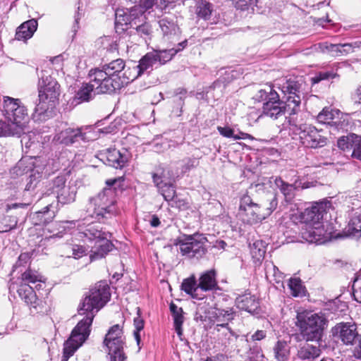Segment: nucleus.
Returning <instances> with one entry per match:
<instances>
[{
    "label": "nucleus",
    "mask_w": 361,
    "mask_h": 361,
    "mask_svg": "<svg viewBox=\"0 0 361 361\" xmlns=\"http://www.w3.org/2000/svg\"><path fill=\"white\" fill-rule=\"evenodd\" d=\"M355 133H350L346 136H342L338 139L337 146L342 150L350 149L351 141L353 139Z\"/></svg>",
    "instance_id": "55"
},
{
    "label": "nucleus",
    "mask_w": 361,
    "mask_h": 361,
    "mask_svg": "<svg viewBox=\"0 0 361 361\" xmlns=\"http://www.w3.org/2000/svg\"><path fill=\"white\" fill-rule=\"evenodd\" d=\"M269 205L257 204L247 195H243L240 201L239 216L244 224L252 225L265 219L266 215H270L278 205L276 193H271L267 200Z\"/></svg>",
    "instance_id": "5"
},
{
    "label": "nucleus",
    "mask_w": 361,
    "mask_h": 361,
    "mask_svg": "<svg viewBox=\"0 0 361 361\" xmlns=\"http://www.w3.org/2000/svg\"><path fill=\"white\" fill-rule=\"evenodd\" d=\"M78 237L83 240L94 241V245L90 250L92 262L105 257L114 248L110 240L111 233L103 231L97 224H89L82 231L78 232Z\"/></svg>",
    "instance_id": "6"
},
{
    "label": "nucleus",
    "mask_w": 361,
    "mask_h": 361,
    "mask_svg": "<svg viewBox=\"0 0 361 361\" xmlns=\"http://www.w3.org/2000/svg\"><path fill=\"white\" fill-rule=\"evenodd\" d=\"M289 130L295 135H298L301 143L308 148H320L327 143V138L322 134V130H318L314 126L301 123L298 124L292 118H289Z\"/></svg>",
    "instance_id": "10"
},
{
    "label": "nucleus",
    "mask_w": 361,
    "mask_h": 361,
    "mask_svg": "<svg viewBox=\"0 0 361 361\" xmlns=\"http://www.w3.org/2000/svg\"><path fill=\"white\" fill-rule=\"evenodd\" d=\"M319 50L323 53L331 54L333 56L346 55L352 51V45L345 44H331L327 42L318 44Z\"/></svg>",
    "instance_id": "24"
},
{
    "label": "nucleus",
    "mask_w": 361,
    "mask_h": 361,
    "mask_svg": "<svg viewBox=\"0 0 361 361\" xmlns=\"http://www.w3.org/2000/svg\"><path fill=\"white\" fill-rule=\"evenodd\" d=\"M116 199L111 188H104L97 196L89 200L87 212L99 222L112 218L116 213Z\"/></svg>",
    "instance_id": "7"
},
{
    "label": "nucleus",
    "mask_w": 361,
    "mask_h": 361,
    "mask_svg": "<svg viewBox=\"0 0 361 361\" xmlns=\"http://www.w3.org/2000/svg\"><path fill=\"white\" fill-rule=\"evenodd\" d=\"M72 255L75 259H80L87 255V248L81 245H73L71 247Z\"/></svg>",
    "instance_id": "57"
},
{
    "label": "nucleus",
    "mask_w": 361,
    "mask_h": 361,
    "mask_svg": "<svg viewBox=\"0 0 361 361\" xmlns=\"http://www.w3.org/2000/svg\"><path fill=\"white\" fill-rule=\"evenodd\" d=\"M333 337L346 345H355L361 339V335L357 331L355 324L341 322L337 324L331 331Z\"/></svg>",
    "instance_id": "14"
},
{
    "label": "nucleus",
    "mask_w": 361,
    "mask_h": 361,
    "mask_svg": "<svg viewBox=\"0 0 361 361\" xmlns=\"http://www.w3.org/2000/svg\"><path fill=\"white\" fill-rule=\"evenodd\" d=\"M353 297L359 303H361V276H356L353 282Z\"/></svg>",
    "instance_id": "54"
},
{
    "label": "nucleus",
    "mask_w": 361,
    "mask_h": 361,
    "mask_svg": "<svg viewBox=\"0 0 361 361\" xmlns=\"http://www.w3.org/2000/svg\"><path fill=\"white\" fill-rule=\"evenodd\" d=\"M250 252L252 258L257 261H260L264 258L266 250L262 241H256L253 243Z\"/></svg>",
    "instance_id": "51"
},
{
    "label": "nucleus",
    "mask_w": 361,
    "mask_h": 361,
    "mask_svg": "<svg viewBox=\"0 0 361 361\" xmlns=\"http://www.w3.org/2000/svg\"><path fill=\"white\" fill-rule=\"evenodd\" d=\"M138 13L140 16L142 15L140 9L133 8L130 10L128 15H118L116 13L115 21L116 32L119 34L121 33L123 31L128 29V25H130L131 27H134V25H136L135 20L138 16Z\"/></svg>",
    "instance_id": "20"
},
{
    "label": "nucleus",
    "mask_w": 361,
    "mask_h": 361,
    "mask_svg": "<svg viewBox=\"0 0 361 361\" xmlns=\"http://www.w3.org/2000/svg\"><path fill=\"white\" fill-rule=\"evenodd\" d=\"M159 192L167 202L175 200L176 192V187L172 183H165L159 189Z\"/></svg>",
    "instance_id": "48"
},
{
    "label": "nucleus",
    "mask_w": 361,
    "mask_h": 361,
    "mask_svg": "<svg viewBox=\"0 0 361 361\" xmlns=\"http://www.w3.org/2000/svg\"><path fill=\"white\" fill-rule=\"evenodd\" d=\"M41 178L42 173L38 169H36L35 171H31L29 175L23 178V180L25 179L26 182L25 190L28 192L33 191L39 183Z\"/></svg>",
    "instance_id": "41"
},
{
    "label": "nucleus",
    "mask_w": 361,
    "mask_h": 361,
    "mask_svg": "<svg viewBox=\"0 0 361 361\" xmlns=\"http://www.w3.org/2000/svg\"><path fill=\"white\" fill-rule=\"evenodd\" d=\"M257 1V0H235V6L241 11L248 10L250 8L253 9Z\"/></svg>",
    "instance_id": "56"
},
{
    "label": "nucleus",
    "mask_w": 361,
    "mask_h": 361,
    "mask_svg": "<svg viewBox=\"0 0 361 361\" xmlns=\"http://www.w3.org/2000/svg\"><path fill=\"white\" fill-rule=\"evenodd\" d=\"M337 76V73L333 69L322 71L316 73L314 77L312 78V82L313 83H318L322 80L333 79Z\"/></svg>",
    "instance_id": "52"
},
{
    "label": "nucleus",
    "mask_w": 361,
    "mask_h": 361,
    "mask_svg": "<svg viewBox=\"0 0 361 361\" xmlns=\"http://www.w3.org/2000/svg\"><path fill=\"white\" fill-rule=\"evenodd\" d=\"M330 206L329 202H321L306 208L301 213L300 221L304 225L300 228V235L303 240L309 243L323 244L331 239L329 224L322 221Z\"/></svg>",
    "instance_id": "3"
},
{
    "label": "nucleus",
    "mask_w": 361,
    "mask_h": 361,
    "mask_svg": "<svg viewBox=\"0 0 361 361\" xmlns=\"http://www.w3.org/2000/svg\"><path fill=\"white\" fill-rule=\"evenodd\" d=\"M350 149L352 150L351 157L361 161V135L355 134Z\"/></svg>",
    "instance_id": "49"
},
{
    "label": "nucleus",
    "mask_w": 361,
    "mask_h": 361,
    "mask_svg": "<svg viewBox=\"0 0 361 361\" xmlns=\"http://www.w3.org/2000/svg\"><path fill=\"white\" fill-rule=\"evenodd\" d=\"M96 77V81L104 85L106 91L114 93L120 90L124 84L132 81L130 68L126 69V63L121 59H117L102 66V68L91 69Z\"/></svg>",
    "instance_id": "4"
},
{
    "label": "nucleus",
    "mask_w": 361,
    "mask_h": 361,
    "mask_svg": "<svg viewBox=\"0 0 361 361\" xmlns=\"http://www.w3.org/2000/svg\"><path fill=\"white\" fill-rule=\"evenodd\" d=\"M82 13L80 12V6H78V11L75 12L74 16V24L72 27V32L74 35L76 34L78 30L79 29V21L82 17Z\"/></svg>",
    "instance_id": "62"
},
{
    "label": "nucleus",
    "mask_w": 361,
    "mask_h": 361,
    "mask_svg": "<svg viewBox=\"0 0 361 361\" xmlns=\"http://www.w3.org/2000/svg\"><path fill=\"white\" fill-rule=\"evenodd\" d=\"M198 286L204 291L219 289L216 271L214 269H212L203 272L199 278Z\"/></svg>",
    "instance_id": "25"
},
{
    "label": "nucleus",
    "mask_w": 361,
    "mask_h": 361,
    "mask_svg": "<svg viewBox=\"0 0 361 361\" xmlns=\"http://www.w3.org/2000/svg\"><path fill=\"white\" fill-rule=\"evenodd\" d=\"M216 316L217 322H230L234 318V312L231 308L228 310L219 309L216 312Z\"/></svg>",
    "instance_id": "53"
},
{
    "label": "nucleus",
    "mask_w": 361,
    "mask_h": 361,
    "mask_svg": "<svg viewBox=\"0 0 361 361\" xmlns=\"http://www.w3.org/2000/svg\"><path fill=\"white\" fill-rule=\"evenodd\" d=\"M32 252H23L18 257V261L15 264V267L25 266L30 259Z\"/></svg>",
    "instance_id": "60"
},
{
    "label": "nucleus",
    "mask_w": 361,
    "mask_h": 361,
    "mask_svg": "<svg viewBox=\"0 0 361 361\" xmlns=\"http://www.w3.org/2000/svg\"><path fill=\"white\" fill-rule=\"evenodd\" d=\"M133 27L135 30L136 33L142 38H143L145 42L147 39H150L152 35V27L149 23L144 22L140 25H135Z\"/></svg>",
    "instance_id": "46"
},
{
    "label": "nucleus",
    "mask_w": 361,
    "mask_h": 361,
    "mask_svg": "<svg viewBox=\"0 0 361 361\" xmlns=\"http://www.w3.org/2000/svg\"><path fill=\"white\" fill-rule=\"evenodd\" d=\"M187 45L188 41L187 39H184L183 41L178 43L177 47L153 51L152 54L155 56L157 65H162L171 61L173 56H174L180 51L183 50L184 48H185Z\"/></svg>",
    "instance_id": "22"
},
{
    "label": "nucleus",
    "mask_w": 361,
    "mask_h": 361,
    "mask_svg": "<svg viewBox=\"0 0 361 361\" xmlns=\"http://www.w3.org/2000/svg\"><path fill=\"white\" fill-rule=\"evenodd\" d=\"M327 320L317 314H300L297 317L296 326L302 338L306 341L321 340Z\"/></svg>",
    "instance_id": "9"
},
{
    "label": "nucleus",
    "mask_w": 361,
    "mask_h": 361,
    "mask_svg": "<svg viewBox=\"0 0 361 361\" xmlns=\"http://www.w3.org/2000/svg\"><path fill=\"white\" fill-rule=\"evenodd\" d=\"M37 28V21L35 19L24 22L17 28L16 39L17 40H27L32 37Z\"/></svg>",
    "instance_id": "28"
},
{
    "label": "nucleus",
    "mask_w": 361,
    "mask_h": 361,
    "mask_svg": "<svg viewBox=\"0 0 361 361\" xmlns=\"http://www.w3.org/2000/svg\"><path fill=\"white\" fill-rule=\"evenodd\" d=\"M51 204H49L36 213L37 218L39 220V222L36 223V224L47 226L52 221L55 216V212L51 210Z\"/></svg>",
    "instance_id": "39"
},
{
    "label": "nucleus",
    "mask_w": 361,
    "mask_h": 361,
    "mask_svg": "<svg viewBox=\"0 0 361 361\" xmlns=\"http://www.w3.org/2000/svg\"><path fill=\"white\" fill-rule=\"evenodd\" d=\"M17 293L19 297L30 306L32 314L47 312L46 303L38 298L32 286L27 283H20L17 288Z\"/></svg>",
    "instance_id": "15"
},
{
    "label": "nucleus",
    "mask_w": 361,
    "mask_h": 361,
    "mask_svg": "<svg viewBox=\"0 0 361 361\" xmlns=\"http://www.w3.org/2000/svg\"><path fill=\"white\" fill-rule=\"evenodd\" d=\"M288 287L293 297H299L305 295V287L299 278H291L288 281Z\"/></svg>",
    "instance_id": "45"
},
{
    "label": "nucleus",
    "mask_w": 361,
    "mask_h": 361,
    "mask_svg": "<svg viewBox=\"0 0 361 361\" xmlns=\"http://www.w3.org/2000/svg\"><path fill=\"white\" fill-rule=\"evenodd\" d=\"M237 307L253 314L259 313V302L257 298L250 293L240 295L236 298Z\"/></svg>",
    "instance_id": "21"
},
{
    "label": "nucleus",
    "mask_w": 361,
    "mask_h": 361,
    "mask_svg": "<svg viewBox=\"0 0 361 361\" xmlns=\"http://www.w3.org/2000/svg\"><path fill=\"white\" fill-rule=\"evenodd\" d=\"M36 168L34 166L33 162L30 159H21L16 165L11 170V174L13 178L18 176L26 177L31 171H35Z\"/></svg>",
    "instance_id": "29"
},
{
    "label": "nucleus",
    "mask_w": 361,
    "mask_h": 361,
    "mask_svg": "<svg viewBox=\"0 0 361 361\" xmlns=\"http://www.w3.org/2000/svg\"><path fill=\"white\" fill-rule=\"evenodd\" d=\"M212 12V4L205 1H200L196 4L195 13L198 18L208 20Z\"/></svg>",
    "instance_id": "40"
},
{
    "label": "nucleus",
    "mask_w": 361,
    "mask_h": 361,
    "mask_svg": "<svg viewBox=\"0 0 361 361\" xmlns=\"http://www.w3.org/2000/svg\"><path fill=\"white\" fill-rule=\"evenodd\" d=\"M11 117L12 118H10L8 121L14 125L15 128H20L22 134L25 126L26 121L28 119L27 109L23 103H21L19 108L16 109V111L13 114V116Z\"/></svg>",
    "instance_id": "31"
},
{
    "label": "nucleus",
    "mask_w": 361,
    "mask_h": 361,
    "mask_svg": "<svg viewBox=\"0 0 361 361\" xmlns=\"http://www.w3.org/2000/svg\"><path fill=\"white\" fill-rule=\"evenodd\" d=\"M90 81L87 83H83L81 87L78 90L73 98L71 104L78 105L82 102H89L94 98L95 94H111L109 91H106L103 87L104 85L100 81H96L94 72L91 70L88 74Z\"/></svg>",
    "instance_id": "13"
},
{
    "label": "nucleus",
    "mask_w": 361,
    "mask_h": 361,
    "mask_svg": "<svg viewBox=\"0 0 361 361\" xmlns=\"http://www.w3.org/2000/svg\"><path fill=\"white\" fill-rule=\"evenodd\" d=\"M344 233L348 236H361V216H357L351 218L344 229Z\"/></svg>",
    "instance_id": "37"
},
{
    "label": "nucleus",
    "mask_w": 361,
    "mask_h": 361,
    "mask_svg": "<svg viewBox=\"0 0 361 361\" xmlns=\"http://www.w3.org/2000/svg\"><path fill=\"white\" fill-rule=\"evenodd\" d=\"M123 329L119 324L111 326L106 334L104 344L108 348L109 361H125L126 356L123 352L124 337Z\"/></svg>",
    "instance_id": "12"
},
{
    "label": "nucleus",
    "mask_w": 361,
    "mask_h": 361,
    "mask_svg": "<svg viewBox=\"0 0 361 361\" xmlns=\"http://www.w3.org/2000/svg\"><path fill=\"white\" fill-rule=\"evenodd\" d=\"M144 320L138 315L134 318L133 324L135 326L134 331H141L144 329Z\"/></svg>",
    "instance_id": "64"
},
{
    "label": "nucleus",
    "mask_w": 361,
    "mask_h": 361,
    "mask_svg": "<svg viewBox=\"0 0 361 361\" xmlns=\"http://www.w3.org/2000/svg\"><path fill=\"white\" fill-rule=\"evenodd\" d=\"M175 0H157V8L161 11H166L171 4Z\"/></svg>",
    "instance_id": "63"
},
{
    "label": "nucleus",
    "mask_w": 361,
    "mask_h": 361,
    "mask_svg": "<svg viewBox=\"0 0 361 361\" xmlns=\"http://www.w3.org/2000/svg\"><path fill=\"white\" fill-rule=\"evenodd\" d=\"M21 103L19 99H14L8 96L4 97L2 111L4 116L8 120L12 118L11 116H13V114L19 108Z\"/></svg>",
    "instance_id": "33"
},
{
    "label": "nucleus",
    "mask_w": 361,
    "mask_h": 361,
    "mask_svg": "<svg viewBox=\"0 0 361 361\" xmlns=\"http://www.w3.org/2000/svg\"><path fill=\"white\" fill-rule=\"evenodd\" d=\"M111 298L109 286L106 281H99L92 287L80 303L78 312L85 316L72 330L69 338L66 341L61 361H68L75 350L87 339L91 326L96 314Z\"/></svg>",
    "instance_id": "1"
},
{
    "label": "nucleus",
    "mask_w": 361,
    "mask_h": 361,
    "mask_svg": "<svg viewBox=\"0 0 361 361\" xmlns=\"http://www.w3.org/2000/svg\"><path fill=\"white\" fill-rule=\"evenodd\" d=\"M317 121L323 124L329 125L334 129H338L341 126V121H334V114L329 108H324L317 116Z\"/></svg>",
    "instance_id": "36"
},
{
    "label": "nucleus",
    "mask_w": 361,
    "mask_h": 361,
    "mask_svg": "<svg viewBox=\"0 0 361 361\" xmlns=\"http://www.w3.org/2000/svg\"><path fill=\"white\" fill-rule=\"evenodd\" d=\"M42 276L35 271L28 269L24 271L21 275V283H35L41 282Z\"/></svg>",
    "instance_id": "50"
},
{
    "label": "nucleus",
    "mask_w": 361,
    "mask_h": 361,
    "mask_svg": "<svg viewBox=\"0 0 361 361\" xmlns=\"http://www.w3.org/2000/svg\"><path fill=\"white\" fill-rule=\"evenodd\" d=\"M274 183L283 195L286 202H290L295 197V192L302 186V180L297 179L293 183L285 182L281 177H276Z\"/></svg>",
    "instance_id": "23"
},
{
    "label": "nucleus",
    "mask_w": 361,
    "mask_h": 361,
    "mask_svg": "<svg viewBox=\"0 0 361 361\" xmlns=\"http://www.w3.org/2000/svg\"><path fill=\"white\" fill-rule=\"evenodd\" d=\"M156 65H157V63L152 51L147 53L141 58L139 61V64L133 68V71L135 74L131 75L132 81L144 73L145 71H147L149 69L152 70L153 66Z\"/></svg>",
    "instance_id": "26"
},
{
    "label": "nucleus",
    "mask_w": 361,
    "mask_h": 361,
    "mask_svg": "<svg viewBox=\"0 0 361 361\" xmlns=\"http://www.w3.org/2000/svg\"><path fill=\"white\" fill-rule=\"evenodd\" d=\"M217 130L221 135L227 138H233L234 140V130L229 127L217 126Z\"/></svg>",
    "instance_id": "61"
},
{
    "label": "nucleus",
    "mask_w": 361,
    "mask_h": 361,
    "mask_svg": "<svg viewBox=\"0 0 361 361\" xmlns=\"http://www.w3.org/2000/svg\"><path fill=\"white\" fill-rule=\"evenodd\" d=\"M183 165L182 166V171L185 173L187 171H189L192 169L195 168L197 164L198 161L195 158H190L188 157L183 160Z\"/></svg>",
    "instance_id": "58"
},
{
    "label": "nucleus",
    "mask_w": 361,
    "mask_h": 361,
    "mask_svg": "<svg viewBox=\"0 0 361 361\" xmlns=\"http://www.w3.org/2000/svg\"><path fill=\"white\" fill-rule=\"evenodd\" d=\"M129 158V152L126 149H123V151L116 148H110L106 150V164L116 169L124 168L127 165Z\"/></svg>",
    "instance_id": "19"
},
{
    "label": "nucleus",
    "mask_w": 361,
    "mask_h": 361,
    "mask_svg": "<svg viewBox=\"0 0 361 361\" xmlns=\"http://www.w3.org/2000/svg\"><path fill=\"white\" fill-rule=\"evenodd\" d=\"M169 309L173 319L175 331L178 337L180 338L183 336L182 325L184 322L183 309L181 307H178L173 302L170 303Z\"/></svg>",
    "instance_id": "30"
},
{
    "label": "nucleus",
    "mask_w": 361,
    "mask_h": 361,
    "mask_svg": "<svg viewBox=\"0 0 361 361\" xmlns=\"http://www.w3.org/2000/svg\"><path fill=\"white\" fill-rule=\"evenodd\" d=\"M107 133L106 129H97L92 126L80 127L77 128H68L61 130L56 135V140L61 144L71 145L82 140L89 142L97 139L98 133Z\"/></svg>",
    "instance_id": "11"
},
{
    "label": "nucleus",
    "mask_w": 361,
    "mask_h": 361,
    "mask_svg": "<svg viewBox=\"0 0 361 361\" xmlns=\"http://www.w3.org/2000/svg\"><path fill=\"white\" fill-rule=\"evenodd\" d=\"M37 101L32 114V119L39 122L47 121L53 115L55 102H50L49 99L39 97Z\"/></svg>",
    "instance_id": "18"
},
{
    "label": "nucleus",
    "mask_w": 361,
    "mask_h": 361,
    "mask_svg": "<svg viewBox=\"0 0 361 361\" xmlns=\"http://www.w3.org/2000/svg\"><path fill=\"white\" fill-rule=\"evenodd\" d=\"M198 288H200V287L198 286V283L194 275H191L190 277L183 279L180 286L181 290L190 295L192 298L201 299L198 298L196 293Z\"/></svg>",
    "instance_id": "35"
},
{
    "label": "nucleus",
    "mask_w": 361,
    "mask_h": 361,
    "mask_svg": "<svg viewBox=\"0 0 361 361\" xmlns=\"http://www.w3.org/2000/svg\"><path fill=\"white\" fill-rule=\"evenodd\" d=\"M158 23L162 35V40L164 42L169 44L180 42V30L173 20L163 18Z\"/></svg>",
    "instance_id": "16"
},
{
    "label": "nucleus",
    "mask_w": 361,
    "mask_h": 361,
    "mask_svg": "<svg viewBox=\"0 0 361 361\" xmlns=\"http://www.w3.org/2000/svg\"><path fill=\"white\" fill-rule=\"evenodd\" d=\"M320 354L321 350L319 347L308 343L300 347L298 351V357L301 360H313Z\"/></svg>",
    "instance_id": "34"
},
{
    "label": "nucleus",
    "mask_w": 361,
    "mask_h": 361,
    "mask_svg": "<svg viewBox=\"0 0 361 361\" xmlns=\"http://www.w3.org/2000/svg\"><path fill=\"white\" fill-rule=\"evenodd\" d=\"M236 340L243 343L248 344L249 349L247 352L245 361H264V356L262 353L261 347L256 343H249L250 341L247 336H239L236 334Z\"/></svg>",
    "instance_id": "27"
},
{
    "label": "nucleus",
    "mask_w": 361,
    "mask_h": 361,
    "mask_svg": "<svg viewBox=\"0 0 361 361\" xmlns=\"http://www.w3.org/2000/svg\"><path fill=\"white\" fill-rule=\"evenodd\" d=\"M21 130L19 128H15L14 125L0 121V137L10 135L20 136Z\"/></svg>",
    "instance_id": "44"
},
{
    "label": "nucleus",
    "mask_w": 361,
    "mask_h": 361,
    "mask_svg": "<svg viewBox=\"0 0 361 361\" xmlns=\"http://www.w3.org/2000/svg\"><path fill=\"white\" fill-rule=\"evenodd\" d=\"M76 192L74 188L66 186L61 191H60L56 197L58 202L62 204H70L75 201Z\"/></svg>",
    "instance_id": "42"
},
{
    "label": "nucleus",
    "mask_w": 361,
    "mask_h": 361,
    "mask_svg": "<svg viewBox=\"0 0 361 361\" xmlns=\"http://www.w3.org/2000/svg\"><path fill=\"white\" fill-rule=\"evenodd\" d=\"M274 357L278 361H287L290 355L289 347L286 342L278 341L274 348Z\"/></svg>",
    "instance_id": "38"
},
{
    "label": "nucleus",
    "mask_w": 361,
    "mask_h": 361,
    "mask_svg": "<svg viewBox=\"0 0 361 361\" xmlns=\"http://www.w3.org/2000/svg\"><path fill=\"white\" fill-rule=\"evenodd\" d=\"M219 78V81L222 82V89H226L227 85L233 80L234 75L232 71H226Z\"/></svg>",
    "instance_id": "59"
},
{
    "label": "nucleus",
    "mask_w": 361,
    "mask_h": 361,
    "mask_svg": "<svg viewBox=\"0 0 361 361\" xmlns=\"http://www.w3.org/2000/svg\"><path fill=\"white\" fill-rule=\"evenodd\" d=\"M207 238L201 233L183 234L174 240L173 245L179 246L182 256L189 259L200 260L207 253Z\"/></svg>",
    "instance_id": "8"
},
{
    "label": "nucleus",
    "mask_w": 361,
    "mask_h": 361,
    "mask_svg": "<svg viewBox=\"0 0 361 361\" xmlns=\"http://www.w3.org/2000/svg\"><path fill=\"white\" fill-rule=\"evenodd\" d=\"M17 219L12 216H4L0 220V233H6L15 228L17 226Z\"/></svg>",
    "instance_id": "47"
},
{
    "label": "nucleus",
    "mask_w": 361,
    "mask_h": 361,
    "mask_svg": "<svg viewBox=\"0 0 361 361\" xmlns=\"http://www.w3.org/2000/svg\"><path fill=\"white\" fill-rule=\"evenodd\" d=\"M302 82L297 77L286 78L280 80L279 88L283 94L280 99L279 94L269 87L267 90L261 89L255 95L258 102H263L262 113L273 120H276L288 113L294 115L300 110L301 103V89Z\"/></svg>",
    "instance_id": "2"
},
{
    "label": "nucleus",
    "mask_w": 361,
    "mask_h": 361,
    "mask_svg": "<svg viewBox=\"0 0 361 361\" xmlns=\"http://www.w3.org/2000/svg\"><path fill=\"white\" fill-rule=\"evenodd\" d=\"M60 85L56 79L51 76H44L39 81V97L49 99L50 102H55L60 94Z\"/></svg>",
    "instance_id": "17"
},
{
    "label": "nucleus",
    "mask_w": 361,
    "mask_h": 361,
    "mask_svg": "<svg viewBox=\"0 0 361 361\" xmlns=\"http://www.w3.org/2000/svg\"><path fill=\"white\" fill-rule=\"evenodd\" d=\"M210 312V307L209 304L205 301L198 303L197 310L195 314L194 319L196 322H206L209 317Z\"/></svg>",
    "instance_id": "43"
},
{
    "label": "nucleus",
    "mask_w": 361,
    "mask_h": 361,
    "mask_svg": "<svg viewBox=\"0 0 361 361\" xmlns=\"http://www.w3.org/2000/svg\"><path fill=\"white\" fill-rule=\"evenodd\" d=\"M66 178L64 175H60L49 180L45 186L44 193L47 195H57L66 185Z\"/></svg>",
    "instance_id": "32"
}]
</instances>
